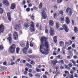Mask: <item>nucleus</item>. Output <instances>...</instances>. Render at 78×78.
Masks as SVG:
<instances>
[{"instance_id":"nucleus-60","label":"nucleus","mask_w":78,"mask_h":78,"mask_svg":"<svg viewBox=\"0 0 78 78\" xmlns=\"http://www.w3.org/2000/svg\"><path fill=\"white\" fill-rule=\"evenodd\" d=\"M63 55H65L66 54V53H65V50H63Z\"/></svg>"},{"instance_id":"nucleus-8","label":"nucleus","mask_w":78,"mask_h":78,"mask_svg":"<svg viewBox=\"0 0 78 78\" xmlns=\"http://www.w3.org/2000/svg\"><path fill=\"white\" fill-rule=\"evenodd\" d=\"M9 37L7 38V40H8L9 42H10L9 44L11 45L12 43V38H11L12 34H9Z\"/></svg>"},{"instance_id":"nucleus-29","label":"nucleus","mask_w":78,"mask_h":78,"mask_svg":"<svg viewBox=\"0 0 78 78\" xmlns=\"http://www.w3.org/2000/svg\"><path fill=\"white\" fill-rule=\"evenodd\" d=\"M4 47L2 46H0V50H3Z\"/></svg>"},{"instance_id":"nucleus-49","label":"nucleus","mask_w":78,"mask_h":78,"mask_svg":"<svg viewBox=\"0 0 78 78\" xmlns=\"http://www.w3.org/2000/svg\"><path fill=\"white\" fill-rule=\"evenodd\" d=\"M71 48H72V47H69L68 48L67 50H71Z\"/></svg>"},{"instance_id":"nucleus-37","label":"nucleus","mask_w":78,"mask_h":78,"mask_svg":"<svg viewBox=\"0 0 78 78\" xmlns=\"http://www.w3.org/2000/svg\"><path fill=\"white\" fill-rule=\"evenodd\" d=\"M59 14H60L62 15L63 14V13H64V12L62 11H61L59 12Z\"/></svg>"},{"instance_id":"nucleus-53","label":"nucleus","mask_w":78,"mask_h":78,"mask_svg":"<svg viewBox=\"0 0 78 78\" xmlns=\"http://www.w3.org/2000/svg\"><path fill=\"white\" fill-rule=\"evenodd\" d=\"M14 64H15V63H14V62H11V66H13V65H14Z\"/></svg>"},{"instance_id":"nucleus-58","label":"nucleus","mask_w":78,"mask_h":78,"mask_svg":"<svg viewBox=\"0 0 78 78\" xmlns=\"http://www.w3.org/2000/svg\"><path fill=\"white\" fill-rule=\"evenodd\" d=\"M45 32L46 33H48V30L46 29L45 30Z\"/></svg>"},{"instance_id":"nucleus-55","label":"nucleus","mask_w":78,"mask_h":78,"mask_svg":"<svg viewBox=\"0 0 78 78\" xmlns=\"http://www.w3.org/2000/svg\"><path fill=\"white\" fill-rule=\"evenodd\" d=\"M54 9H57V6H56V5L54 6Z\"/></svg>"},{"instance_id":"nucleus-15","label":"nucleus","mask_w":78,"mask_h":78,"mask_svg":"<svg viewBox=\"0 0 78 78\" xmlns=\"http://www.w3.org/2000/svg\"><path fill=\"white\" fill-rule=\"evenodd\" d=\"M66 22L67 24H69V23H70V20H69V19L67 17H66Z\"/></svg>"},{"instance_id":"nucleus-57","label":"nucleus","mask_w":78,"mask_h":78,"mask_svg":"<svg viewBox=\"0 0 78 78\" xmlns=\"http://www.w3.org/2000/svg\"><path fill=\"white\" fill-rule=\"evenodd\" d=\"M70 73L72 74V75H73V72L72 71V70H71L70 71Z\"/></svg>"},{"instance_id":"nucleus-40","label":"nucleus","mask_w":78,"mask_h":78,"mask_svg":"<svg viewBox=\"0 0 78 78\" xmlns=\"http://www.w3.org/2000/svg\"><path fill=\"white\" fill-rule=\"evenodd\" d=\"M25 45V43H22L21 44V46L22 47H24Z\"/></svg>"},{"instance_id":"nucleus-52","label":"nucleus","mask_w":78,"mask_h":78,"mask_svg":"<svg viewBox=\"0 0 78 78\" xmlns=\"http://www.w3.org/2000/svg\"><path fill=\"white\" fill-rule=\"evenodd\" d=\"M69 43L70 44H72V41L70 40L69 41Z\"/></svg>"},{"instance_id":"nucleus-41","label":"nucleus","mask_w":78,"mask_h":78,"mask_svg":"<svg viewBox=\"0 0 78 78\" xmlns=\"http://www.w3.org/2000/svg\"><path fill=\"white\" fill-rule=\"evenodd\" d=\"M74 77H75V78H77V77H78V75H77L76 73H75L74 74Z\"/></svg>"},{"instance_id":"nucleus-33","label":"nucleus","mask_w":78,"mask_h":78,"mask_svg":"<svg viewBox=\"0 0 78 78\" xmlns=\"http://www.w3.org/2000/svg\"><path fill=\"white\" fill-rule=\"evenodd\" d=\"M63 60L64 61L65 63H69V61H68V60L64 59H63Z\"/></svg>"},{"instance_id":"nucleus-21","label":"nucleus","mask_w":78,"mask_h":78,"mask_svg":"<svg viewBox=\"0 0 78 78\" xmlns=\"http://www.w3.org/2000/svg\"><path fill=\"white\" fill-rule=\"evenodd\" d=\"M62 27L64 29H65L67 28V26L66 24H63L62 26Z\"/></svg>"},{"instance_id":"nucleus-61","label":"nucleus","mask_w":78,"mask_h":78,"mask_svg":"<svg viewBox=\"0 0 78 78\" xmlns=\"http://www.w3.org/2000/svg\"><path fill=\"white\" fill-rule=\"evenodd\" d=\"M35 2H36V3H39V0H36Z\"/></svg>"},{"instance_id":"nucleus-26","label":"nucleus","mask_w":78,"mask_h":78,"mask_svg":"<svg viewBox=\"0 0 78 78\" xmlns=\"http://www.w3.org/2000/svg\"><path fill=\"white\" fill-rule=\"evenodd\" d=\"M62 2V0H57V3H61Z\"/></svg>"},{"instance_id":"nucleus-12","label":"nucleus","mask_w":78,"mask_h":78,"mask_svg":"<svg viewBox=\"0 0 78 78\" xmlns=\"http://www.w3.org/2000/svg\"><path fill=\"white\" fill-rule=\"evenodd\" d=\"M15 6H16V4H15V3H12L11 5V9L13 10L14 9Z\"/></svg>"},{"instance_id":"nucleus-13","label":"nucleus","mask_w":78,"mask_h":78,"mask_svg":"<svg viewBox=\"0 0 78 78\" xmlns=\"http://www.w3.org/2000/svg\"><path fill=\"white\" fill-rule=\"evenodd\" d=\"M7 15L8 17V20H10V21H11V15H10V13H7Z\"/></svg>"},{"instance_id":"nucleus-42","label":"nucleus","mask_w":78,"mask_h":78,"mask_svg":"<svg viewBox=\"0 0 78 78\" xmlns=\"http://www.w3.org/2000/svg\"><path fill=\"white\" fill-rule=\"evenodd\" d=\"M3 64L5 66H7V62H5L3 63Z\"/></svg>"},{"instance_id":"nucleus-24","label":"nucleus","mask_w":78,"mask_h":78,"mask_svg":"<svg viewBox=\"0 0 78 78\" xmlns=\"http://www.w3.org/2000/svg\"><path fill=\"white\" fill-rule=\"evenodd\" d=\"M3 10L2 8H0V13L3 14Z\"/></svg>"},{"instance_id":"nucleus-28","label":"nucleus","mask_w":78,"mask_h":78,"mask_svg":"<svg viewBox=\"0 0 78 78\" xmlns=\"http://www.w3.org/2000/svg\"><path fill=\"white\" fill-rule=\"evenodd\" d=\"M60 20L61 21H64V17L63 16H62L61 18H60Z\"/></svg>"},{"instance_id":"nucleus-46","label":"nucleus","mask_w":78,"mask_h":78,"mask_svg":"<svg viewBox=\"0 0 78 78\" xmlns=\"http://www.w3.org/2000/svg\"><path fill=\"white\" fill-rule=\"evenodd\" d=\"M75 24V22H74V21L73 20H72V24L73 25H74Z\"/></svg>"},{"instance_id":"nucleus-30","label":"nucleus","mask_w":78,"mask_h":78,"mask_svg":"<svg viewBox=\"0 0 78 78\" xmlns=\"http://www.w3.org/2000/svg\"><path fill=\"white\" fill-rule=\"evenodd\" d=\"M30 8L28 7L26 9V11L27 12H30Z\"/></svg>"},{"instance_id":"nucleus-3","label":"nucleus","mask_w":78,"mask_h":78,"mask_svg":"<svg viewBox=\"0 0 78 78\" xmlns=\"http://www.w3.org/2000/svg\"><path fill=\"white\" fill-rule=\"evenodd\" d=\"M29 44H28V42H27V45L26 46V47H24L23 49V52L25 54H27L28 53V52H27V50L29 48V46L28 45Z\"/></svg>"},{"instance_id":"nucleus-25","label":"nucleus","mask_w":78,"mask_h":78,"mask_svg":"<svg viewBox=\"0 0 78 78\" xmlns=\"http://www.w3.org/2000/svg\"><path fill=\"white\" fill-rule=\"evenodd\" d=\"M30 17L32 20H34V18L35 17L34 16V14H33L31 16H30Z\"/></svg>"},{"instance_id":"nucleus-54","label":"nucleus","mask_w":78,"mask_h":78,"mask_svg":"<svg viewBox=\"0 0 78 78\" xmlns=\"http://www.w3.org/2000/svg\"><path fill=\"white\" fill-rule=\"evenodd\" d=\"M29 7H31L32 6V4H30L28 5Z\"/></svg>"},{"instance_id":"nucleus-38","label":"nucleus","mask_w":78,"mask_h":78,"mask_svg":"<svg viewBox=\"0 0 78 78\" xmlns=\"http://www.w3.org/2000/svg\"><path fill=\"white\" fill-rule=\"evenodd\" d=\"M57 16V14L56 13H55L54 15V18L55 19L56 16Z\"/></svg>"},{"instance_id":"nucleus-5","label":"nucleus","mask_w":78,"mask_h":78,"mask_svg":"<svg viewBox=\"0 0 78 78\" xmlns=\"http://www.w3.org/2000/svg\"><path fill=\"white\" fill-rule=\"evenodd\" d=\"M50 33L51 36H53L55 35V32H54V29L52 27H51L50 29Z\"/></svg>"},{"instance_id":"nucleus-19","label":"nucleus","mask_w":78,"mask_h":78,"mask_svg":"<svg viewBox=\"0 0 78 78\" xmlns=\"http://www.w3.org/2000/svg\"><path fill=\"white\" fill-rule=\"evenodd\" d=\"M20 51V48H19V47L17 48L16 49V53H19Z\"/></svg>"},{"instance_id":"nucleus-59","label":"nucleus","mask_w":78,"mask_h":78,"mask_svg":"<svg viewBox=\"0 0 78 78\" xmlns=\"http://www.w3.org/2000/svg\"><path fill=\"white\" fill-rule=\"evenodd\" d=\"M4 69L3 67H0V70H3Z\"/></svg>"},{"instance_id":"nucleus-56","label":"nucleus","mask_w":78,"mask_h":78,"mask_svg":"<svg viewBox=\"0 0 78 78\" xmlns=\"http://www.w3.org/2000/svg\"><path fill=\"white\" fill-rule=\"evenodd\" d=\"M22 78H28V77H26L25 76H22Z\"/></svg>"},{"instance_id":"nucleus-16","label":"nucleus","mask_w":78,"mask_h":78,"mask_svg":"<svg viewBox=\"0 0 78 78\" xmlns=\"http://www.w3.org/2000/svg\"><path fill=\"white\" fill-rule=\"evenodd\" d=\"M54 42L55 43L57 42V37L56 36H55L53 37Z\"/></svg>"},{"instance_id":"nucleus-4","label":"nucleus","mask_w":78,"mask_h":78,"mask_svg":"<svg viewBox=\"0 0 78 78\" xmlns=\"http://www.w3.org/2000/svg\"><path fill=\"white\" fill-rule=\"evenodd\" d=\"M46 9L45 8H44L42 9V19H46L47 18V15L45 13V11Z\"/></svg>"},{"instance_id":"nucleus-62","label":"nucleus","mask_w":78,"mask_h":78,"mask_svg":"<svg viewBox=\"0 0 78 78\" xmlns=\"http://www.w3.org/2000/svg\"><path fill=\"white\" fill-rule=\"evenodd\" d=\"M73 70H75V71H76V69H75V67H73V68H72Z\"/></svg>"},{"instance_id":"nucleus-34","label":"nucleus","mask_w":78,"mask_h":78,"mask_svg":"<svg viewBox=\"0 0 78 78\" xmlns=\"http://www.w3.org/2000/svg\"><path fill=\"white\" fill-rule=\"evenodd\" d=\"M64 30L66 32H67L69 31V28L67 27L65 29H64Z\"/></svg>"},{"instance_id":"nucleus-14","label":"nucleus","mask_w":78,"mask_h":78,"mask_svg":"<svg viewBox=\"0 0 78 78\" xmlns=\"http://www.w3.org/2000/svg\"><path fill=\"white\" fill-rule=\"evenodd\" d=\"M49 25L50 26H53L54 25V22L52 20H50L49 23Z\"/></svg>"},{"instance_id":"nucleus-63","label":"nucleus","mask_w":78,"mask_h":78,"mask_svg":"<svg viewBox=\"0 0 78 78\" xmlns=\"http://www.w3.org/2000/svg\"><path fill=\"white\" fill-rule=\"evenodd\" d=\"M39 26V23H37L36 25V27H38Z\"/></svg>"},{"instance_id":"nucleus-9","label":"nucleus","mask_w":78,"mask_h":78,"mask_svg":"<svg viewBox=\"0 0 78 78\" xmlns=\"http://www.w3.org/2000/svg\"><path fill=\"white\" fill-rule=\"evenodd\" d=\"M31 23H32L30 28V31H31V32H34V27L33 22H31Z\"/></svg>"},{"instance_id":"nucleus-6","label":"nucleus","mask_w":78,"mask_h":78,"mask_svg":"<svg viewBox=\"0 0 78 78\" xmlns=\"http://www.w3.org/2000/svg\"><path fill=\"white\" fill-rule=\"evenodd\" d=\"M5 30V27L3 24L0 25V34L3 33V31Z\"/></svg>"},{"instance_id":"nucleus-23","label":"nucleus","mask_w":78,"mask_h":78,"mask_svg":"<svg viewBox=\"0 0 78 78\" xmlns=\"http://www.w3.org/2000/svg\"><path fill=\"white\" fill-rule=\"evenodd\" d=\"M70 62H72V63H73V64L74 65L76 64V62L73 61V59L70 60Z\"/></svg>"},{"instance_id":"nucleus-17","label":"nucleus","mask_w":78,"mask_h":78,"mask_svg":"<svg viewBox=\"0 0 78 78\" xmlns=\"http://www.w3.org/2000/svg\"><path fill=\"white\" fill-rule=\"evenodd\" d=\"M30 25V24L28 23H25L24 24V27L26 28H28Z\"/></svg>"},{"instance_id":"nucleus-45","label":"nucleus","mask_w":78,"mask_h":78,"mask_svg":"<svg viewBox=\"0 0 78 78\" xmlns=\"http://www.w3.org/2000/svg\"><path fill=\"white\" fill-rule=\"evenodd\" d=\"M26 3V1H23L22 5H24Z\"/></svg>"},{"instance_id":"nucleus-48","label":"nucleus","mask_w":78,"mask_h":78,"mask_svg":"<svg viewBox=\"0 0 78 78\" xmlns=\"http://www.w3.org/2000/svg\"><path fill=\"white\" fill-rule=\"evenodd\" d=\"M28 52L29 53H30V54L32 53V50H29L28 51Z\"/></svg>"},{"instance_id":"nucleus-27","label":"nucleus","mask_w":78,"mask_h":78,"mask_svg":"<svg viewBox=\"0 0 78 78\" xmlns=\"http://www.w3.org/2000/svg\"><path fill=\"white\" fill-rule=\"evenodd\" d=\"M74 31L75 32V33H77V32H78V28L77 27H74Z\"/></svg>"},{"instance_id":"nucleus-36","label":"nucleus","mask_w":78,"mask_h":78,"mask_svg":"<svg viewBox=\"0 0 78 78\" xmlns=\"http://www.w3.org/2000/svg\"><path fill=\"white\" fill-rule=\"evenodd\" d=\"M73 75H70V74H69V78H73Z\"/></svg>"},{"instance_id":"nucleus-43","label":"nucleus","mask_w":78,"mask_h":78,"mask_svg":"<svg viewBox=\"0 0 78 78\" xmlns=\"http://www.w3.org/2000/svg\"><path fill=\"white\" fill-rule=\"evenodd\" d=\"M35 76L39 77H40V75L38 74H35Z\"/></svg>"},{"instance_id":"nucleus-22","label":"nucleus","mask_w":78,"mask_h":78,"mask_svg":"<svg viewBox=\"0 0 78 78\" xmlns=\"http://www.w3.org/2000/svg\"><path fill=\"white\" fill-rule=\"evenodd\" d=\"M59 43H60V45L61 47H62V46L61 45H64V42L62 41H60L59 42Z\"/></svg>"},{"instance_id":"nucleus-51","label":"nucleus","mask_w":78,"mask_h":78,"mask_svg":"<svg viewBox=\"0 0 78 78\" xmlns=\"http://www.w3.org/2000/svg\"><path fill=\"white\" fill-rule=\"evenodd\" d=\"M33 8L34 9H35V10H36L37 9H38L36 7V6L34 7Z\"/></svg>"},{"instance_id":"nucleus-7","label":"nucleus","mask_w":78,"mask_h":78,"mask_svg":"<svg viewBox=\"0 0 78 78\" xmlns=\"http://www.w3.org/2000/svg\"><path fill=\"white\" fill-rule=\"evenodd\" d=\"M66 12H67V13L69 12V16H71L72 14V9L70 8H68L66 9Z\"/></svg>"},{"instance_id":"nucleus-64","label":"nucleus","mask_w":78,"mask_h":78,"mask_svg":"<svg viewBox=\"0 0 78 78\" xmlns=\"http://www.w3.org/2000/svg\"><path fill=\"white\" fill-rule=\"evenodd\" d=\"M72 47L73 48H75V45L74 44H73L72 45Z\"/></svg>"},{"instance_id":"nucleus-31","label":"nucleus","mask_w":78,"mask_h":78,"mask_svg":"<svg viewBox=\"0 0 78 78\" xmlns=\"http://www.w3.org/2000/svg\"><path fill=\"white\" fill-rule=\"evenodd\" d=\"M19 28H20L19 26H15V30H17V29H19Z\"/></svg>"},{"instance_id":"nucleus-50","label":"nucleus","mask_w":78,"mask_h":78,"mask_svg":"<svg viewBox=\"0 0 78 78\" xmlns=\"http://www.w3.org/2000/svg\"><path fill=\"white\" fill-rule=\"evenodd\" d=\"M68 66H69V67H72V64H71L70 63H69L68 64Z\"/></svg>"},{"instance_id":"nucleus-10","label":"nucleus","mask_w":78,"mask_h":78,"mask_svg":"<svg viewBox=\"0 0 78 78\" xmlns=\"http://www.w3.org/2000/svg\"><path fill=\"white\" fill-rule=\"evenodd\" d=\"M13 36L15 40H17V38H18V34L17 32H15L13 33Z\"/></svg>"},{"instance_id":"nucleus-47","label":"nucleus","mask_w":78,"mask_h":78,"mask_svg":"<svg viewBox=\"0 0 78 78\" xmlns=\"http://www.w3.org/2000/svg\"><path fill=\"white\" fill-rule=\"evenodd\" d=\"M53 54V55H54V56H56L57 55L56 53V52L55 51H54Z\"/></svg>"},{"instance_id":"nucleus-35","label":"nucleus","mask_w":78,"mask_h":78,"mask_svg":"<svg viewBox=\"0 0 78 78\" xmlns=\"http://www.w3.org/2000/svg\"><path fill=\"white\" fill-rule=\"evenodd\" d=\"M42 7V3H40L39 5V8L40 9H41Z\"/></svg>"},{"instance_id":"nucleus-44","label":"nucleus","mask_w":78,"mask_h":78,"mask_svg":"<svg viewBox=\"0 0 78 78\" xmlns=\"http://www.w3.org/2000/svg\"><path fill=\"white\" fill-rule=\"evenodd\" d=\"M37 69V68L36 69V70H37V72H40V69Z\"/></svg>"},{"instance_id":"nucleus-11","label":"nucleus","mask_w":78,"mask_h":78,"mask_svg":"<svg viewBox=\"0 0 78 78\" xmlns=\"http://www.w3.org/2000/svg\"><path fill=\"white\" fill-rule=\"evenodd\" d=\"M2 3L5 6H9V2L7 0H3Z\"/></svg>"},{"instance_id":"nucleus-32","label":"nucleus","mask_w":78,"mask_h":78,"mask_svg":"<svg viewBox=\"0 0 78 78\" xmlns=\"http://www.w3.org/2000/svg\"><path fill=\"white\" fill-rule=\"evenodd\" d=\"M28 75L30 78H32L33 77V74L31 73H29Z\"/></svg>"},{"instance_id":"nucleus-1","label":"nucleus","mask_w":78,"mask_h":78,"mask_svg":"<svg viewBox=\"0 0 78 78\" xmlns=\"http://www.w3.org/2000/svg\"><path fill=\"white\" fill-rule=\"evenodd\" d=\"M41 44H44L40 46V51L43 55H48V44L47 43V38L45 37H42L41 38Z\"/></svg>"},{"instance_id":"nucleus-18","label":"nucleus","mask_w":78,"mask_h":78,"mask_svg":"<svg viewBox=\"0 0 78 78\" xmlns=\"http://www.w3.org/2000/svg\"><path fill=\"white\" fill-rule=\"evenodd\" d=\"M55 27L57 29L59 28V24L58 22H57L55 25Z\"/></svg>"},{"instance_id":"nucleus-20","label":"nucleus","mask_w":78,"mask_h":78,"mask_svg":"<svg viewBox=\"0 0 78 78\" xmlns=\"http://www.w3.org/2000/svg\"><path fill=\"white\" fill-rule=\"evenodd\" d=\"M58 62V61L57 60H55V61L52 62V64H53V65L55 66L56 65V63Z\"/></svg>"},{"instance_id":"nucleus-39","label":"nucleus","mask_w":78,"mask_h":78,"mask_svg":"<svg viewBox=\"0 0 78 78\" xmlns=\"http://www.w3.org/2000/svg\"><path fill=\"white\" fill-rule=\"evenodd\" d=\"M42 76L43 77V78H48V76H46V75H44Z\"/></svg>"},{"instance_id":"nucleus-2","label":"nucleus","mask_w":78,"mask_h":78,"mask_svg":"<svg viewBox=\"0 0 78 78\" xmlns=\"http://www.w3.org/2000/svg\"><path fill=\"white\" fill-rule=\"evenodd\" d=\"M16 50V45L14 44H12L9 48V51L11 53H14Z\"/></svg>"}]
</instances>
